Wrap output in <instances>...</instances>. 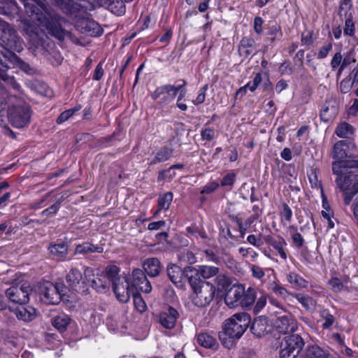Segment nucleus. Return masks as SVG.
I'll list each match as a JSON object with an SVG mask.
<instances>
[{
	"mask_svg": "<svg viewBox=\"0 0 358 358\" xmlns=\"http://www.w3.org/2000/svg\"><path fill=\"white\" fill-rule=\"evenodd\" d=\"M24 7L26 13L39 24L45 27L48 33L62 41L66 36V31L62 28L65 20L59 15L45 0H20Z\"/></svg>",
	"mask_w": 358,
	"mask_h": 358,
	"instance_id": "f257e3e1",
	"label": "nucleus"
},
{
	"mask_svg": "<svg viewBox=\"0 0 358 358\" xmlns=\"http://www.w3.org/2000/svg\"><path fill=\"white\" fill-rule=\"evenodd\" d=\"M189 283L194 292L192 295L194 304L198 307L208 306L215 297V286L194 275L189 278Z\"/></svg>",
	"mask_w": 358,
	"mask_h": 358,
	"instance_id": "f03ea898",
	"label": "nucleus"
},
{
	"mask_svg": "<svg viewBox=\"0 0 358 358\" xmlns=\"http://www.w3.org/2000/svg\"><path fill=\"white\" fill-rule=\"evenodd\" d=\"M94 269L85 266L82 273L78 268H72L66 275L68 285L74 291L81 294H87L89 292V282L94 277Z\"/></svg>",
	"mask_w": 358,
	"mask_h": 358,
	"instance_id": "7ed1b4c3",
	"label": "nucleus"
},
{
	"mask_svg": "<svg viewBox=\"0 0 358 358\" xmlns=\"http://www.w3.org/2000/svg\"><path fill=\"white\" fill-rule=\"evenodd\" d=\"M0 44L10 52H20L23 50L22 41L14 27L0 18Z\"/></svg>",
	"mask_w": 358,
	"mask_h": 358,
	"instance_id": "20e7f679",
	"label": "nucleus"
},
{
	"mask_svg": "<svg viewBox=\"0 0 358 358\" xmlns=\"http://www.w3.org/2000/svg\"><path fill=\"white\" fill-rule=\"evenodd\" d=\"M250 322V316L247 313L234 314L225 321L224 333L231 338H240L249 327Z\"/></svg>",
	"mask_w": 358,
	"mask_h": 358,
	"instance_id": "39448f33",
	"label": "nucleus"
},
{
	"mask_svg": "<svg viewBox=\"0 0 358 358\" xmlns=\"http://www.w3.org/2000/svg\"><path fill=\"white\" fill-rule=\"evenodd\" d=\"M337 173H333L336 176L335 182L337 187L343 192H352V195L358 193V174L343 169L339 166Z\"/></svg>",
	"mask_w": 358,
	"mask_h": 358,
	"instance_id": "423d86ee",
	"label": "nucleus"
},
{
	"mask_svg": "<svg viewBox=\"0 0 358 358\" xmlns=\"http://www.w3.org/2000/svg\"><path fill=\"white\" fill-rule=\"evenodd\" d=\"M55 3L67 15L74 17L83 16L87 10H94L96 6L87 0H56Z\"/></svg>",
	"mask_w": 358,
	"mask_h": 358,
	"instance_id": "0eeeda50",
	"label": "nucleus"
},
{
	"mask_svg": "<svg viewBox=\"0 0 358 358\" xmlns=\"http://www.w3.org/2000/svg\"><path fill=\"white\" fill-rule=\"evenodd\" d=\"M62 286H61L62 287ZM41 301L48 305L58 304L62 298L60 285L50 281L40 282L37 288Z\"/></svg>",
	"mask_w": 358,
	"mask_h": 358,
	"instance_id": "6e6552de",
	"label": "nucleus"
},
{
	"mask_svg": "<svg viewBox=\"0 0 358 358\" xmlns=\"http://www.w3.org/2000/svg\"><path fill=\"white\" fill-rule=\"evenodd\" d=\"M181 82L182 83L178 86L164 85L158 87L152 93V99L157 101V103L161 106L168 105L175 99L178 91L186 85L187 82L185 80H182Z\"/></svg>",
	"mask_w": 358,
	"mask_h": 358,
	"instance_id": "1a4fd4ad",
	"label": "nucleus"
},
{
	"mask_svg": "<svg viewBox=\"0 0 358 358\" xmlns=\"http://www.w3.org/2000/svg\"><path fill=\"white\" fill-rule=\"evenodd\" d=\"M31 117L30 108L27 105L14 106L8 109V118L16 128H22L29 124Z\"/></svg>",
	"mask_w": 358,
	"mask_h": 358,
	"instance_id": "9d476101",
	"label": "nucleus"
},
{
	"mask_svg": "<svg viewBox=\"0 0 358 358\" xmlns=\"http://www.w3.org/2000/svg\"><path fill=\"white\" fill-rule=\"evenodd\" d=\"M31 288L26 284L11 286L6 291V296L10 302L24 305L29 302Z\"/></svg>",
	"mask_w": 358,
	"mask_h": 358,
	"instance_id": "9b49d317",
	"label": "nucleus"
},
{
	"mask_svg": "<svg viewBox=\"0 0 358 358\" xmlns=\"http://www.w3.org/2000/svg\"><path fill=\"white\" fill-rule=\"evenodd\" d=\"M357 151L355 143L350 140H341L336 142L333 147L332 157L336 161H346L353 157Z\"/></svg>",
	"mask_w": 358,
	"mask_h": 358,
	"instance_id": "f8f14e48",
	"label": "nucleus"
},
{
	"mask_svg": "<svg viewBox=\"0 0 358 358\" xmlns=\"http://www.w3.org/2000/svg\"><path fill=\"white\" fill-rule=\"evenodd\" d=\"M179 317L180 314L176 308L168 306L157 315V322L166 329H173Z\"/></svg>",
	"mask_w": 358,
	"mask_h": 358,
	"instance_id": "ddd939ff",
	"label": "nucleus"
},
{
	"mask_svg": "<svg viewBox=\"0 0 358 358\" xmlns=\"http://www.w3.org/2000/svg\"><path fill=\"white\" fill-rule=\"evenodd\" d=\"M274 325L275 330L281 334H292L298 328L297 322L289 313L277 317Z\"/></svg>",
	"mask_w": 358,
	"mask_h": 358,
	"instance_id": "4468645a",
	"label": "nucleus"
},
{
	"mask_svg": "<svg viewBox=\"0 0 358 358\" xmlns=\"http://www.w3.org/2000/svg\"><path fill=\"white\" fill-rule=\"evenodd\" d=\"M131 286L136 292H142L146 294L152 291V285L147 279L145 272L141 268H135L132 271V280Z\"/></svg>",
	"mask_w": 358,
	"mask_h": 358,
	"instance_id": "2eb2a0df",
	"label": "nucleus"
},
{
	"mask_svg": "<svg viewBox=\"0 0 358 358\" xmlns=\"http://www.w3.org/2000/svg\"><path fill=\"white\" fill-rule=\"evenodd\" d=\"M245 293V287L241 284L233 285L227 292L224 302L229 308L241 306V299Z\"/></svg>",
	"mask_w": 358,
	"mask_h": 358,
	"instance_id": "dca6fc26",
	"label": "nucleus"
},
{
	"mask_svg": "<svg viewBox=\"0 0 358 358\" xmlns=\"http://www.w3.org/2000/svg\"><path fill=\"white\" fill-rule=\"evenodd\" d=\"M338 113V104L337 99L334 97L326 99L322 105L320 110V118L323 122H327L334 119Z\"/></svg>",
	"mask_w": 358,
	"mask_h": 358,
	"instance_id": "f3484780",
	"label": "nucleus"
},
{
	"mask_svg": "<svg viewBox=\"0 0 358 358\" xmlns=\"http://www.w3.org/2000/svg\"><path fill=\"white\" fill-rule=\"evenodd\" d=\"M113 292L118 301L126 303L130 298L129 283L124 278L118 282H114L113 285Z\"/></svg>",
	"mask_w": 358,
	"mask_h": 358,
	"instance_id": "a211bd4d",
	"label": "nucleus"
},
{
	"mask_svg": "<svg viewBox=\"0 0 358 358\" xmlns=\"http://www.w3.org/2000/svg\"><path fill=\"white\" fill-rule=\"evenodd\" d=\"M166 273L169 280L178 287L182 286L185 277V271L175 264H169L166 266Z\"/></svg>",
	"mask_w": 358,
	"mask_h": 358,
	"instance_id": "6ab92c4d",
	"label": "nucleus"
},
{
	"mask_svg": "<svg viewBox=\"0 0 358 358\" xmlns=\"http://www.w3.org/2000/svg\"><path fill=\"white\" fill-rule=\"evenodd\" d=\"M143 271L151 277L155 278L158 276L162 270V264L160 261L156 257L148 258L142 263Z\"/></svg>",
	"mask_w": 358,
	"mask_h": 358,
	"instance_id": "aec40b11",
	"label": "nucleus"
},
{
	"mask_svg": "<svg viewBox=\"0 0 358 358\" xmlns=\"http://www.w3.org/2000/svg\"><path fill=\"white\" fill-rule=\"evenodd\" d=\"M197 343L202 347L209 349H217L219 344L216 340L215 334L201 332L196 337Z\"/></svg>",
	"mask_w": 358,
	"mask_h": 358,
	"instance_id": "412c9836",
	"label": "nucleus"
},
{
	"mask_svg": "<svg viewBox=\"0 0 358 358\" xmlns=\"http://www.w3.org/2000/svg\"><path fill=\"white\" fill-rule=\"evenodd\" d=\"M265 241L267 244L273 247L281 259L283 260H286L287 259V255L285 249V247L287 245V243L282 237H279L278 239H275L271 236H268L266 238Z\"/></svg>",
	"mask_w": 358,
	"mask_h": 358,
	"instance_id": "4be33fe9",
	"label": "nucleus"
},
{
	"mask_svg": "<svg viewBox=\"0 0 358 358\" xmlns=\"http://www.w3.org/2000/svg\"><path fill=\"white\" fill-rule=\"evenodd\" d=\"M214 284H213L215 289L218 292H226L233 285L232 280L229 275L224 273H218L216 277L213 280Z\"/></svg>",
	"mask_w": 358,
	"mask_h": 358,
	"instance_id": "5701e85b",
	"label": "nucleus"
},
{
	"mask_svg": "<svg viewBox=\"0 0 358 358\" xmlns=\"http://www.w3.org/2000/svg\"><path fill=\"white\" fill-rule=\"evenodd\" d=\"M290 349L295 350L300 353L304 347L305 343L303 339L299 334H291L284 338V342L282 343Z\"/></svg>",
	"mask_w": 358,
	"mask_h": 358,
	"instance_id": "b1692460",
	"label": "nucleus"
},
{
	"mask_svg": "<svg viewBox=\"0 0 358 358\" xmlns=\"http://www.w3.org/2000/svg\"><path fill=\"white\" fill-rule=\"evenodd\" d=\"M255 50V42L253 38L244 37L238 45V52L241 57H247Z\"/></svg>",
	"mask_w": 358,
	"mask_h": 358,
	"instance_id": "393cba45",
	"label": "nucleus"
},
{
	"mask_svg": "<svg viewBox=\"0 0 358 358\" xmlns=\"http://www.w3.org/2000/svg\"><path fill=\"white\" fill-rule=\"evenodd\" d=\"M251 332L257 337L263 336L267 331V321L265 318H256L250 326Z\"/></svg>",
	"mask_w": 358,
	"mask_h": 358,
	"instance_id": "a878e982",
	"label": "nucleus"
},
{
	"mask_svg": "<svg viewBox=\"0 0 358 358\" xmlns=\"http://www.w3.org/2000/svg\"><path fill=\"white\" fill-rule=\"evenodd\" d=\"M50 253L52 255L53 258L58 259H63L66 257L68 253V246L64 243H51L48 247Z\"/></svg>",
	"mask_w": 358,
	"mask_h": 358,
	"instance_id": "bb28decb",
	"label": "nucleus"
},
{
	"mask_svg": "<svg viewBox=\"0 0 358 358\" xmlns=\"http://www.w3.org/2000/svg\"><path fill=\"white\" fill-rule=\"evenodd\" d=\"M71 321V319L68 315L62 313L52 318L51 323L59 331L64 332L66 330Z\"/></svg>",
	"mask_w": 358,
	"mask_h": 358,
	"instance_id": "cd10ccee",
	"label": "nucleus"
},
{
	"mask_svg": "<svg viewBox=\"0 0 358 358\" xmlns=\"http://www.w3.org/2000/svg\"><path fill=\"white\" fill-rule=\"evenodd\" d=\"M90 282H91V287L99 292H105L108 290L110 285L108 279L104 276L103 273L96 278L92 279L91 278Z\"/></svg>",
	"mask_w": 358,
	"mask_h": 358,
	"instance_id": "c85d7f7f",
	"label": "nucleus"
},
{
	"mask_svg": "<svg viewBox=\"0 0 358 358\" xmlns=\"http://www.w3.org/2000/svg\"><path fill=\"white\" fill-rule=\"evenodd\" d=\"M82 32L93 36H99L103 34V29L94 21L84 20L81 22Z\"/></svg>",
	"mask_w": 358,
	"mask_h": 358,
	"instance_id": "c756f323",
	"label": "nucleus"
},
{
	"mask_svg": "<svg viewBox=\"0 0 358 358\" xmlns=\"http://www.w3.org/2000/svg\"><path fill=\"white\" fill-rule=\"evenodd\" d=\"M14 314L19 319L24 321L31 320L35 314L36 310L33 307L28 306H20L13 310Z\"/></svg>",
	"mask_w": 358,
	"mask_h": 358,
	"instance_id": "7c9ffc66",
	"label": "nucleus"
},
{
	"mask_svg": "<svg viewBox=\"0 0 358 358\" xmlns=\"http://www.w3.org/2000/svg\"><path fill=\"white\" fill-rule=\"evenodd\" d=\"M195 276L199 277V275L202 276L204 279H208L211 277H216V275L220 272V269L218 267L208 266V265H202L199 266L197 270H194Z\"/></svg>",
	"mask_w": 358,
	"mask_h": 358,
	"instance_id": "2f4dec72",
	"label": "nucleus"
},
{
	"mask_svg": "<svg viewBox=\"0 0 358 358\" xmlns=\"http://www.w3.org/2000/svg\"><path fill=\"white\" fill-rule=\"evenodd\" d=\"M103 248L101 246L94 245L89 242L78 244L76 246V254L86 255L89 253L98 252L101 253Z\"/></svg>",
	"mask_w": 358,
	"mask_h": 358,
	"instance_id": "473e14b6",
	"label": "nucleus"
},
{
	"mask_svg": "<svg viewBox=\"0 0 358 358\" xmlns=\"http://www.w3.org/2000/svg\"><path fill=\"white\" fill-rule=\"evenodd\" d=\"M7 61L13 64H20L22 62L21 59L14 52H10L9 51L3 52L0 50V66L6 69H9V66L6 62Z\"/></svg>",
	"mask_w": 358,
	"mask_h": 358,
	"instance_id": "72a5a7b5",
	"label": "nucleus"
},
{
	"mask_svg": "<svg viewBox=\"0 0 358 358\" xmlns=\"http://www.w3.org/2000/svg\"><path fill=\"white\" fill-rule=\"evenodd\" d=\"M307 358H327L329 354L317 345H308L304 351Z\"/></svg>",
	"mask_w": 358,
	"mask_h": 358,
	"instance_id": "f704fd0d",
	"label": "nucleus"
},
{
	"mask_svg": "<svg viewBox=\"0 0 358 358\" xmlns=\"http://www.w3.org/2000/svg\"><path fill=\"white\" fill-rule=\"evenodd\" d=\"M339 166H342L343 169L348 168H358V155H355L353 152V157L347 159L346 161H335L332 163V171L333 173H337L339 169Z\"/></svg>",
	"mask_w": 358,
	"mask_h": 358,
	"instance_id": "c9c22d12",
	"label": "nucleus"
},
{
	"mask_svg": "<svg viewBox=\"0 0 358 358\" xmlns=\"http://www.w3.org/2000/svg\"><path fill=\"white\" fill-rule=\"evenodd\" d=\"M287 279L293 287L298 289L306 288L308 286V282L299 274L294 272L289 273Z\"/></svg>",
	"mask_w": 358,
	"mask_h": 358,
	"instance_id": "e433bc0d",
	"label": "nucleus"
},
{
	"mask_svg": "<svg viewBox=\"0 0 358 358\" xmlns=\"http://www.w3.org/2000/svg\"><path fill=\"white\" fill-rule=\"evenodd\" d=\"M173 150L168 147H164L159 150L150 162V164H156L169 160L173 157Z\"/></svg>",
	"mask_w": 358,
	"mask_h": 358,
	"instance_id": "4c0bfd02",
	"label": "nucleus"
},
{
	"mask_svg": "<svg viewBox=\"0 0 358 358\" xmlns=\"http://www.w3.org/2000/svg\"><path fill=\"white\" fill-rule=\"evenodd\" d=\"M291 296L295 298L306 310H312L315 308L316 302L310 296L299 293H292Z\"/></svg>",
	"mask_w": 358,
	"mask_h": 358,
	"instance_id": "58836bf2",
	"label": "nucleus"
},
{
	"mask_svg": "<svg viewBox=\"0 0 358 358\" xmlns=\"http://www.w3.org/2000/svg\"><path fill=\"white\" fill-rule=\"evenodd\" d=\"M120 268L115 265L108 266L106 269L103 275L110 283L114 285V282H118L122 280V278L119 276Z\"/></svg>",
	"mask_w": 358,
	"mask_h": 358,
	"instance_id": "ea45409f",
	"label": "nucleus"
},
{
	"mask_svg": "<svg viewBox=\"0 0 358 358\" xmlns=\"http://www.w3.org/2000/svg\"><path fill=\"white\" fill-rule=\"evenodd\" d=\"M255 289L252 287H249L247 290L245 289V293L241 299V306L246 308H250L255 301Z\"/></svg>",
	"mask_w": 358,
	"mask_h": 358,
	"instance_id": "a19ab883",
	"label": "nucleus"
},
{
	"mask_svg": "<svg viewBox=\"0 0 358 358\" xmlns=\"http://www.w3.org/2000/svg\"><path fill=\"white\" fill-rule=\"evenodd\" d=\"M173 200V194L168 192L162 195H159L158 198V209L155 212V215L162 210H168Z\"/></svg>",
	"mask_w": 358,
	"mask_h": 358,
	"instance_id": "79ce46f5",
	"label": "nucleus"
},
{
	"mask_svg": "<svg viewBox=\"0 0 358 358\" xmlns=\"http://www.w3.org/2000/svg\"><path fill=\"white\" fill-rule=\"evenodd\" d=\"M335 133L340 138H348L354 133V128L349 123L343 122L337 126Z\"/></svg>",
	"mask_w": 358,
	"mask_h": 358,
	"instance_id": "37998d69",
	"label": "nucleus"
},
{
	"mask_svg": "<svg viewBox=\"0 0 358 358\" xmlns=\"http://www.w3.org/2000/svg\"><path fill=\"white\" fill-rule=\"evenodd\" d=\"M107 8L117 15H122L125 13V5L121 0H113Z\"/></svg>",
	"mask_w": 358,
	"mask_h": 358,
	"instance_id": "c03bdc74",
	"label": "nucleus"
},
{
	"mask_svg": "<svg viewBox=\"0 0 358 358\" xmlns=\"http://www.w3.org/2000/svg\"><path fill=\"white\" fill-rule=\"evenodd\" d=\"M133 298L134 304L136 309L140 313L145 312L147 308V306L141 296L139 294L138 292H136V293H133Z\"/></svg>",
	"mask_w": 358,
	"mask_h": 358,
	"instance_id": "a18cd8bd",
	"label": "nucleus"
},
{
	"mask_svg": "<svg viewBox=\"0 0 358 358\" xmlns=\"http://www.w3.org/2000/svg\"><path fill=\"white\" fill-rule=\"evenodd\" d=\"M320 316L324 320V322L322 324V327L324 329H329L335 322L334 316L330 314L327 310H323L321 311Z\"/></svg>",
	"mask_w": 358,
	"mask_h": 358,
	"instance_id": "49530a36",
	"label": "nucleus"
},
{
	"mask_svg": "<svg viewBox=\"0 0 358 358\" xmlns=\"http://www.w3.org/2000/svg\"><path fill=\"white\" fill-rule=\"evenodd\" d=\"M299 355V352L289 348L282 343L281 344V349L280 350V358H297Z\"/></svg>",
	"mask_w": 358,
	"mask_h": 358,
	"instance_id": "de8ad7c7",
	"label": "nucleus"
},
{
	"mask_svg": "<svg viewBox=\"0 0 358 358\" xmlns=\"http://www.w3.org/2000/svg\"><path fill=\"white\" fill-rule=\"evenodd\" d=\"M180 259L188 264H193L196 262V258L194 254L188 250H184L181 252Z\"/></svg>",
	"mask_w": 358,
	"mask_h": 358,
	"instance_id": "09e8293b",
	"label": "nucleus"
},
{
	"mask_svg": "<svg viewBox=\"0 0 358 358\" xmlns=\"http://www.w3.org/2000/svg\"><path fill=\"white\" fill-rule=\"evenodd\" d=\"M80 108V107H79L78 108H71L64 111L57 117V123L62 124L65 121L68 120L75 113V112L78 111Z\"/></svg>",
	"mask_w": 358,
	"mask_h": 358,
	"instance_id": "8fccbe9b",
	"label": "nucleus"
},
{
	"mask_svg": "<svg viewBox=\"0 0 358 358\" xmlns=\"http://www.w3.org/2000/svg\"><path fill=\"white\" fill-rule=\"evenodd\" d=\"M280 217L282 220H285L287 222H290L292 217V211L289 206L283 203L282 205V210L280 213Z\"/></svg>",
	"mask_w": 358,
	"mask_h": 358,
	"instance_id": "3c124183",
	"label": "nucleus"
},
{
	"mask_svg": "<svg viewBox=\"0 0 358 358\" xmlns=\"http://www.w3.org/2000/svg\"><path fill=\"white\" fill-rule=\"evenodd\" d=\"M176 173L170 167L167 169L162 170L158 173L157 180L162 181L166 179H172L176 176Z\"/></svg>",
	"mask_w": 358,
	"mask_h": 358,
	"instance_id": "603ef678",
	"label": "nucleus"
},
{
	"mask_svg": "<svg viewBox=\"0 0 358 358\" xmlns=\"http://www.w3.org/2000/svg\"><path fill=\"white\" fill-rule=\"evenodd\" d=\"M3 82L7 86H10L13 89H18L20 85L15 82L13 77H8L6 74L0 73V84Z\"/></svg>",
	"mask_w": 358,
	"mask_h": 358,
	"instance_id": "864d4df0",
	"label": "nucleus"
},
{
	"mask_svg": "<svg viewBox=\"0 0 358 358\" xmlns=\"http://www.w3.org/2000/svg\"><path fill=\"white\" fill-rule=\"evenodd\" d=\"M354 82L349 77L343 79L340 84V90L342 93H348L349 92L352 86L354 85Z\"/></svg>",
	"mask_w": 358,
	"mask_h": 358,
	"instance_id": "5fc2aeb1",
	"label": "nucleus"
},
{
	"mask_svg": "<svg viewBox=\"0 0 358 358\" xmlns=\"http://www.w3.org/2000/svg\"><path fill=\"white\" fill-rule=\"evenodd\" d=\"M281 32L280 26L275 24L269 27V30L267 32L268 38L271 42H273L278 33Z\"/></svg>",
	"mask_w": 358,
	"mask_h": 358,
	"instance_id": "6e6d98bb",
	"label": "nucleus"
},
{
	"mask_svg": "<svg viewBox=\"0 0 358 358\" xmlns=\"http://www.w3.org/2000/svg\"><path fill=\"white\" fill-rule=\"evenodd\" d=\"M262 80V74L260 73H257L253 78L252 81L246 84V87L251 92H254L257 88L258 85L261 83Z\"/></svg>",
	"mask_w": 358,
	"mask_h": 358,
	"instance_id": "4d7b16f0",
	"label": "nucleus"
},
{
	"mask_svg": "<svg viewBox=\"0 0 358 358\" xmlns=\"http://www.w3.org/2000/svg\"><path fill=\"white\" fill-rule=\"evenodd\" d=\"M329 285L331 286V289L335 292H339L343 289V284L337 278H332L329 281Z\"/></svg>",
	"mask_w": 358,
	"mask_h": 358,
	"instance_id": "13d9d810",
	"label": "nucleus"
},
{
	"mask_svg": "<svg viewBox=\"0 0 358 358\" xmlns=\"http://www.w3.org/2000/svg\"><path fill=\"white\" fill-rule=\"evenodd\" d=\"M332 46L331 42H328L323 45L317 53V58L320 59L325 58L328 55L329 52L332 50Z\"/></svg>",
	"mask_w": 358,
	"mask_h": 358,
	"instance_id": "bf43d9fd",
	"label": "nucleus"
},
{
	"mask_svg": "<svg viewBox=\"0 0 358 358\" xmlns=\"http://www.w3.org/2000/svg\"><path fill=\"white\" fill-rule=\"evenodd\" d=\"M343 32L345 35L348 36H353L355 34V24L352 19L348 18L345 20Z\"/></svg>",
	"mask_w": 358,
	"mask_h": 358,
	"instance_id": "052dcab7",
	"label": "nucleus"
},
{
	"mask_svg": "<svg viewBox=\"0 0 358 358\" xmlns=\"http://www.w3.org/2000/svg\"><path fill=\"white\" fill-rule=\"evenodd\" d=\"M219 187V184L215 181H212L207 183L205 186L203 187L202 190L201 191V194H210L213 192L215 190L217 189Z\"/></svg>",
	"mask_w": 358,
	"mask_h": 358,
	"instance_id": "680f3d73",
	"label": "nucleus"
},
{
	"mask_svg": "<svg viewBox=\"0 0 358 358\" xmlns=\"http://www.w3.org/2000/svg\"><path fill=\"white\" fill-rule=\"evenodd\" d=\"M292 240L293 245L295 247H296L298 248L303 247V243H304V239L300 233L294 232L292 235Z\"/></svg>",
	"mask_w": 358,
	"mask_h": 358,
	"instance_id": "e2e57ef3",
	"label": "nucleus"
},
{
	"mask_svg": "<svg viewBox=\"0 0 358 358\" xmlns=\"http://www.w3.org/2000/svg\"><path fill=\"white\" fill-rule=\"evenodd\" d=\"M201 136L203 140L210 141L214 138L215 131L212 128H205L201 130Z\"/></svg>",
	"mask_w": 358,
	"mask_h": 358,
	"instance_id": "0e129e2a",
	"label": "nucleus"
},
{
	"mask_svg": "<svg viewBox=\"0 0 358 358\" xmlns=\"http://www.w3.org/2000/svg\"><path fill=\"white\" fill-rule=\"evenodd\" d=\"M208 90V85H205L203 87H202L200 90L199 93L195 100L193 101L194 104L198 105L201 104L204 102L206 99V92Z\"/></svg>",
	"mask_w": 358,
	"mask_h": 358,
	"instance_id": "69168bd1",
	"label": "nucleus"
},
{
	"mask_svg": "<svg viewBox=\"0 0 358 358\" xmlns=\"http://www.w3.org/2000/svg\"><path fill=\"white\" fill-rule=\"evenodd\" d=\"M236 179V174L234 173H227L224 176L221 181L222 186H231L233 185Z\"/></svg>",
	"mask_w": 358,
	"mask_h": 358,
	"instance_id": "338daca9",
	"label": "nucleus"
},
{
	"mask_svg": "<svg viewBox=\"0 0 358 358\" xmlns=\"http://www.w3.org/2000/svg\"><path fill=\"white\" fill-rule=\"evenodd\" d=\"M252 276L257 279H262L264 275V271L262 268L257 265H252L250 267Z\"/></svg>",
	"mask_w": 358,
	"mask_h": 358,
	"instance_id": "774afa93",
	"label": "nucleus"
}]
</instances>
